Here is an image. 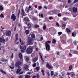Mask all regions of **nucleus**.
I'll return each instance as SVG.
<instances>
[{
	"label": "nucleus",
	"instance_id": "51",
	"mask_svg": "<svg viewBox=\"0 0 78 78\" xmlns=\"http://www.w3.org/2000/svg\"><path fill=\"white\" fill-rule=\"evenodd\" d=\"M68 7H69V5H66L65 8H68Z\"/></svg>",
	"mask_w": 78,
	"mask_h": 78
},
{
	"label": "nucleus",
	"instance_id": "30",
	"mask_svg": "<svg viewBox=\"0 0 78 78\" xmlns=\"http://www.w3.org/2000/svg\"><path fill=\"white\" fill-rule=\"evenodd\" d=\"M9 67L10 69H13L14 68V65H13L12 66H9Z\"/></svg>",
	"mask_w": 78,
	"mask_h": 78
},
{
	"label": "nucleus",
	"instance_id": "50",
	"mask_svg": "<svg viewBox=\"0 0 78 78\" xmlns=\"http://www.w3.org/2000/svg\"><path fill=\"white\" fill-rule=\"evenodd\" d=\"M22 77V76H18V78H21Z\"/></svg>",
	"mask_w": 78,
	"mask_h": 78
},
{
	"label": "nucleus",
	"instance_id": "62",
	"mask_svg": "<svg viewBox=\"0 0 78 78\" xmlns=\"http://www.w3.org/2000/svg\"><path fill=\"white\" fill-rule=\"evenodd\" d=\"M57 55H59V53L58 52H57Z\"/></svg>",
	"mask_w": 78,
	"mask_h": 78
},
{
	"label": "nucleus",
	"instance_id": "3",
	"mask_svg": "<svg viewBox=\"0 0 78 78\" xmlns=\"http://www.w3.org/2000/svg\"><path fill=\"white\" fill-rule=\"evenodd\" d=\"M72 9L73 11V12H77L78 11V8L76 7H73L72 8Z\"/></svg>",
	"mask_w": 78,
	"mask_h": 78
},
{
	"label": "nucleus",
	"instance_id": "47",
	"mask_svg": "<svg viewBox=\"0 0 78 78\" xmlns=\"http://www.w3.org/2000/svg\"><path fill=\"white\" fill-rule=\"evenodd\" d=\"M58 16L59 17L61 16V14L60 13H58Z\"/></svg>",
	"mask_w": 78,
	"mask_h": 78
},
{
	"label": "nucleus",
	"instance_id": "20",
	"mask_svg": "<svg viewBox=\"0 0 78 78\" xmlns=\"http://www.w3.org/2000/svg\"><path fill=\"white\" fill-rule=\"evenodd\" d=\"M28 28H30L31 27V24H30V23H28Z\"/></svg>",
	"mask_w": 78,
	"mask_h": 78
},
{
	"label": "nucleus",
	"instance_id": "36",
	"mask_svg": "<svg viewBox=\"0 0 78 78\" xmlns=\"http://www.w3.org/2000/svg\"><path fill=\"white\" fill-rule=\"evenodd\" d=\"M54 73H53V71H51V76H53V75Z\"/></svg>",
	"mask_w": 78,
	"mask_h": 78
},
{
	"label": "nucleus",
	"instance_id": "46",
	"mask_svg": "<svg viewBox=\"0 0 78 78\" xmlns=\"http://www.w3.org/2000/svg\"><path fill=\"white\" fill-rule=\"evenodd\" d=\"M62 43H63V44H65L66 43V41L64 40H62Z\"/></svg>",
	"mask_w": 78,
	"mask_h": 78
},
{
	"label": "nucleus",
	"instance_id": "45",
	"mask_svg": "<svg viewBox=\"0 0 78 78\" xmlns=\"http://www.w3.org/2000/svg\"><path fill=\"white\" fill-rule=\"evenodd\" d=\"M72 3V1L70 0H68V3Z\"/></svg>",
	"mask_w": 78,
	"mask_h": 78
},
{
	"label": "nucleus",
	"instance_id": "17",
	"mask_svg": "<svg viewBox=\"0 0 78 78\" xmlns=\"http://www.w3.org/2000/svg\"><path fill=\"white\" fill-rule=\"evenodd\" d=\"M19 63L18 62H17L16 64V67H18V68H20V66H19Z\"/></svg>",
	"mask_w": 78,
	"mask_h": 78
},
{
	"label": "nucleus",
	"instance_id": "22",
	"mask_svg": "<svg viewBox=\"0 0 78 78\" xmlns=\"http://www.w3.org/2000/svg\"><path fill=\"white\" fill-rule=\"evenodd\" d=\"M25 78H30V76L28 75H25Z\"/></svg>",
	"mask_w": 78,
	"mask_h": 78
},
{
	"label": "nucleus",
	"instance_id": "48",
	"mask_svg": "<svg viewBox=\"0 0 78 78\" xmlns=\"http://www.w3.org/2000/svg\"><path fill=\"white\" fill-rule=\"evenodd\" d=\"M35 27L36 28H38V27H39V26L38 25H36Z\"/></svg>",
	"mask_w": 78,
	"mask_h": 78
},
{
	"label": "nucleus",
	"instance_id": "16",
	"mask_svg": "<svg viewBox=\"0 0 78 78\" xmlns=\"http://www.w3.org/2000/svg\"><path fill=\"white\" fill-rule=\"evenodd\" d=\"M19 56L20 58V59H22L23 57L22 54V53H20L19 55Z\"/></svg>",
	"mask_w": 78,
	"mask_h": 78
},
{
	"label": "nucleus",
	"instance_id": "6",
	"mask_svg": "<svg viewBox=\"0 0 78 78\" xmlns=\"http://www.w3.org/2000/svg\"><path fill=\"white\" fill-rule=\"evenodd\" d=\"M46 67L48 68V69H53V66H51V65H49L48 63L47 64Z\"/></svg>",
	"mask_w": 78,
	"mask_h": 78
},
{
	"label": "nucleus",
	"instance_id": "10",
	"mask_svg": "<svg viewBox=\"0 0 78 78\" xmlns=\"http://www.w3.org/2000/svg\"><path fill=\"white\" fill-rule=\"evenodd\" d=\"M10 34H11V31H9L6 33V36H10Z\"/></svg>",
	"mask_w": 78,
	"mask_h": 78
},
{
	"label": "nucleus",
	"instance_id": "49",
	"mask_svg": "<svg viewBox=\"0 0 78 78\" xmlns=\"http://www.w3.org/2000/svg\"><path fill=\"white\" fill-rule=\"evenodd\" d=\"M39 74H37V78H39Z\"/></svg>",
	"mask_w": 78,
	"mask_h": 78
},
{
	"label": "nucleus",
	"instance_id": "11",
	"mask_svg": "<svg viewBox=\"0 0 78 78\" xmlns=\"http://www.w3.org/2000/svg\"><path fill=\"white\" fill-rule=\"evenodd\" d=\"M28 68V65H24V70H27V69Z\"/></svg>",
	"mask_w": 78,
	"mask_h": 78
},
{
	"label": "nucleus",
	"instance_id": "42",
	"mask_svg": "<svg viewBox=\"0 0 78 78\" xmlns=\"http://www.w3.org/2000/svg\"><path fill=\"white\" fill-rule=\"evenodd\" d=\"M36 69L37 70H39V67H37L36 68Z\"/></svg>",
	"mask_w": 78,
	"mask_h": 78
},
{
	"label": "nucleus",
	"instance_id": "53",
	"mask_svg": "<svg viewBox=\"0 0 78 78\" xmlns=\"http://www.w3.org/2000/svg\"><path fill=\"white\" fill-rule=\"evenodd\" d=\"M33 20H34L36 21V20L37 19L36 18L34 17L33 18Z\"/></svg>",
	"mask_w": 78,
	"mask_h": 78
},
{
	"label": "nucleus",
	"instance_id": "9",
	"mask_svg": "<svg viewBox=\"0 0 78 78\" xmlns=\"http://www.w3.org/2000/svg\"><path fill=\"white\" fill-rule=\"evenodd\" d=\"M26 49V46H23L22 47V48L21 50L22 52H24V51Z\"/></svg>",
	"mask_w": 78,
	"mask_h": 78
},
{
	"label": "nucleus",
	"instance_id": "23",
	"mask_svg": "<svg viewBox=\"0 0 78 78\" xmlns=\"http://www.w3.org/2000/svg\"><path fill=\"white\" fill-rule=\"evenodd\" d=\"M25 33L26 34H29V31L28 30H27L25 31Z\"/></svg>",
	"mask_w": 78,
	"mask_h": 78
},
{
	"label": "nucleus",
	"instance_id": "52",
	"mask_svg": "<svg viewBox=\"0 0 78 78\" xmlns=\"http://www.w3.org/2000/svg\"><path fill=\"white\" fill-rule=\"evenodd\" d=\"M49 19H50V20H51V19H53V17H50Z\"/></svg>",
	"mask_w": 78,
	"mask_h": 78
},
{
	"label": "nucleus",
	"instance_id": "25",
	"mask_svg": "<svg viewBox=\"0 0 78 78\" xmlns=\"http://www.w3.org/2000/svg\"><path fill=\"white\" fill-rule=\"evenodd\" d=\"M3 9V6L2 5L0 6V10L2 11Z\"/></svg>",
	"mask_w": 78,
	"mask_h": 78
},
{
	"label": "nucleus",
	"instance_id": "8",
	"mask_svg": "<svg viewBox=\"0 0 78 78\" xmlns=\"http://www.w3.org/2000/svg\"><path fill=\"white\" fill-rule=\"evenodd\" d=\"M5 39L3 38H0V42H5Z\"/></svg>",
	"mask_w": 78,
	"mask_h": 78
},
{
	"label": "nucleus",
	"instance_id": "43",
	"mask_svg": "<svg viewBox=\"0 0 78 78\" xmlns=\"http://www.w3.org/2000/svg\"><path fill=\"white\" fill-rule=\"evenodd\" d=\"M14 58V54H12V56L11 57V58Z\"/></svg>",
	"mask_w": 78,
	"mask_h": 78
},
{
	"label": "nucleus",
	"instance_id": "14",
	"mask_svg": "<svg viewBox=\"0 0 78 78\" xmlns=\"http://www.w3.org/2000/svg\"><path fill=\"white\" fill-rule=\"evenodd\" d=\"M24 20H25V21H30V20H29V19H28V17H25L24 18Z\"/></svg>",
	"mask_w": 78,
	"mask_h": 78
},
{
	"label": "nucleus",
	"instance_id": "19",
	"mask_svg": "<svg viewBox=\"0 0 78 78\" xmlns=\"http://www.w3.org/2000/svg\"><path fill=\"white\" fill-rule=\"evenodd\" d=\"M43 29L44 30L46 29V25H45V24H44L43 26Z\"/></svg>",
	"mask_w": 78,
	"mask_h": 78
},
{
	"label": "nucleus",
	"instance_id": "35",
	"mask_svg": "<svg viewBox=\"0 0 78 78\" xmlns=\"http://www.w3.org/2000/svg\"><path fill=\"white\" fill-rule=\"evenodd\" d=\"M29 58L28 57H27V58H26V61L27 62H28V61H29Z\"/></svg>",
	"mask_w": 78,
	"mask_h": 78
},
{
	"label": "nucleus",
	"instance_id": "7",
	"mask_svg": "<svg viewBox=\"0 0 78 78\" xmlns=\"http://www.w3.org/2000/svg\"><path fill=\"white\" fill-rule=\"evenodd\" d=\"M28 43L30 45H32L33 44V41L31 39H29Z\"/></svg>",
	"mask_w": 78,
	"mask_h": 78
},
{
	"label": "nucleus",
	"instance_id": "29",
	"mask_svg": "<svg viewBox=\"0 0 78 78\" xmlns=\"http://www.w3.org/2000/svg\"><path fill=\"white\" fill-rule=\"evenodd\" d=\"M72 66H69V70H72Z\"/></svg>",
	"mask_w": 78,
	"mask_h": 78
},
{
	"label": "nucleus",
	"instance_id": "2",
	"mask_svg": "<svg viewBox=\"0 0 78 78\" xmlns=\"http://www.w3.org/2000/svg\"><path fill=\"white\" fill-rule=\"evenodd\" d=\"M50 43H51V41H48L46 43L45 45L46 49V50L47 51H49V50H50V46L49 45V44H50Z\"/></svg>",
	"mask_w": 78,
	"mask_h": 78
},
{
	"label": "nucleus",
	"instance_id": "57",
	"mask_svg": "<svg viewBox=\"0 0 78 78\" xmlns=\"http://www.w3.org/2000/svg\"><path fill=\"white\" fill-rule=\"evenodd\" d=\"M35 8H37V5H35Z\"/></svg>",
	"mask_w": 78,
	"mask_h": 78
},
{
	"label": "nucleus",
	"instance_id": "28",
	"mask_svg": "<svg viewBox=\"0 0 78 78\" xmlns=\"http://www.w3.org/2000/svg\"><path fill=\"white\" fill-rule=\"evenodd\" d=\"M0 17L2 18H3V17H4V15H3V14H1L0 15Z\"/></svg>",
	"mask_w": 78,
	"mask_h": 78
},
{
	"label": "nucleus",
	"instance_id": "54",
	"mask_svg": "<svg viewBox=\"0 0 78 78\" xmlns=\"http://www.w3.org/2000/svg\"><path fill=\"white\" fill-rule=\"evenodd\" d=\"M44 8H45V9H47V6H45L44 7Z\"/></svg>",
	"mask_w": 78,
	"mask_h": 78
},
{
	"label": "nucleus",
	"instance_id": "60",
	"mask_svg": "<svg viewBox=\"0 0 78 78\" xmlns=\"http://www.w3.org/2000/svg\"><path fill=\"white\" fill-rule=\"evenodd\" d=\"M16 37H18V34H17L16 35Z\"/></svg>",
	"mask_w": 78,
	"mask_h": 78
},
{
	"label": "nucleus",
	"instance_id": "15",
	"mask_svg": "<svg viewBox=\"0 0 78 78\" xmlns=\"http://www.w3.org/2000/svg\"><path fill=\"white\" fill-rule=\"evenodd\" d=\"M76 33L75 32H74L72 33V36L74 37L76 36Z\"/></svg>",
	"mask_w": 78,
	"mask_h": 78
},
{
	"label": "nucleus",
	"instance_id": "59",
	"mask_svg": "<svg viewBox=\"0 0 78 78\" xmlns=\"http://www.w3.org/2000/svg\"><path fill=\"white\" fill-rule=\"evenodd\" d=\"M36 76H33V78H36Z\"/></svg>",
	"mask_w": 78,
	"mask_h": 78
},
{
	"label": "nucleus",
	"instance_id": "41",
	"mask_svg": "<svg viewBox=\"0 0 78 78\" xmlns=\"http://www.w3.org/2000/svg\"><path fill=\"white\" fill-rule=\"evenodd\" d=\"M38 8L39 9H42V6H40Z\"/></svg>",
	"mask_w": 78,
	"mask_h": 78
},
{
	"label": "nucleus",
	"instance_id": "21",
	"mask_svg": "<svg viewBox=\"0 0 78 78\" xmlns=\"http://www.w3.org/2000/svg\"><path fill=\"white\" fill-rule=\"evenodd\" d=\"M1 72H2V73H4L5 74H6V73L2 69H1Z\"/></svg>",
	"mask_w": 78,
	"mask_h": 78
},
{
	"label": "nucleus",
	"instance_id": "12",
	"mask_svg": "<svg viewBox=\"0 0 78 78\" xmlns=\"http://www.w3.org/2000/svg\"><path fill=\"white\" fill-rule=\"evenodd\" d=\"M37 59L38 58L37 57H35V58H34V59L33 60L34 63V62H36V61H37Z\"/></svg>",
	"mask_w": 78,
	"mask_h": 78
},
{
	"label": "nucleus",
	"instance_id": "4",
	"mask_svg": "<svg viewBox=\"0 0 78 78\" xmlns=\"http://www.w3.org/2000/svg\"><path fill=\"white\" fill-rule=\"evenodd\" d=\"M11 19H13V21L16 20V17L15 16L14 14H13L12 15L11 17Z\"/></svg>",
	"mask_w": 78,
	"mask_h": 78
},
{
	"label": "nucleus",
	"instance_id": "27",
	"mask_svg": "<svg viewBox=\"0 0 78 78\" xmlns=\"http://www.w3.org/2000/svg\"><path fill=\"white\" fill-rule=\"evenodd\" d=\"M52 42L53 44H55L56 43V40L55 39H53Z\"/></svg>",
	"mask_w": 78,
	"mask_h": 78
},
{
	"label": "nucleus",
	"instance_id": "64",
	"mask_svg": "<svg viewBox=\"0 0 78 78\" xmlns=\"http://www.w3.org/2000/svg\"><path fill=\"white\" fill-rule=\"evenodd\" d=\"M36 51H38V48H36Z\"/></svg>",
	"mask_w": 78,
	"mask_h": 78
},
{
	"label": "nucleus",
	"instance_id": "56",
	"mask_svg": "<svg viewBox=\"0 0 78 78\" xmlns=\"http://www.w3.org/2000/svg\"><path fill=\"white\" fill-rule=\"evenodd\" d=\"M69 56H72V54L71 53H70L69 54Z\"/></svg>",
	"mask_w": 78,
	"mask_h": 78
},
{
	"label": "nucleus",
	"instance_id": "55",
	"mask_svg": "<svg viewBox=\"0 0 78 78\" xmlns=\"http://www.w3.org/2000/svg\"><path fill=\"white\" fill-rule=\"evenodd\" d=\"M24 44V43H23V42L21 43L22 45H23Z\"/></svg>",
	"mask_w": 78,
	"mask_h": 78
},
{
	"label": "nucleus",
	"instance_id": "58",
	"mask_svg": "<svg viewBox=\"0 0 78 78\" xmlns=\"http://www.w3.org/2000/svg\"><path fill=\"white\" fill-rule=\"evenodd\" d=\"M47 74H48V76H50V74L49 73V72H47Z\"/></svg>",
	"mask_w": 78,
	"mask_h": 78
},
{
	"label": "nucleus",
	"instance_id": "61",
	"mask_svg": "<svg viewBox=\"0 0 78 78\" xmlns=\"http://www.w3.org/2000/svg\"><path fill=\"white\" fill-rule=\"evenodd\" d=\"M41 41H42V40H43V37H41Z\"/></svg>",
	"mask_w": 78,
	"mask_h": 78
},
{
	"label": "nucleus",
	"instance_id": "1",
	"mask_svg": "<svg viewBox=\"0 0 78 78\" xmlns=\"http://www.w3.org/2000/svg\"><path fill=\"white\" fill-rule=\"evenodd\" d=\"M33 47L31 46H30L29 47L27 50V53L28 54H31V53H32L33 52Z\"/></svg>",
	"mask_w": 78,
	"mask_h": 78
},
{
	"label": "nucleus",
	"instance_id": "38",
	"mask_svg": "<svg viewBox=\"0 0 78 78\" xmlns=\"http://www.w3.org/2000/svg\"><path fill=\"white\" fill-rule=\"evenodd\" d=\"M78 0H75L74 1V3H76V2H78Z\"/></svg>",
	"mask_w": 78,
	"mask_h": 78
},
{
	"label": "nucleus",
	"instance_id": "33",
	"mask_svg": "<svg viewBox=\"0 0 78 78\" xmlns=\"http://www.w3.org/2000/svg\"><path fill=\"white\" fill-rule=\"evenodd\" d=\"M42 73H43L42 75H44L45 74L44 73V70H41Z\"/></svg>",
	"mask_w": 78,
	"mask_h": 78
},
{
	"label": "nucleus",
	"instance_id": "63",
	"mask_svg": "<svg viewBox=\"0 0 78 78\" xmlns=\"http://www.w3.org/2000/svg\"><path fill=\"white\" fill-rule=\"evenodd\" d=\"M16 41H17V40H18V39H19V38H18V37H16Z\"/></svg>",
	"mask_w": 78,
	"mask_h": 78
},
{
	"label": "nucleus",
	"instance_id": "34",
	"mask_svg": "<svg viewBox=\"0 0 78 78\" xmlns=\"http://www.w3.org/2000/svg\"><path fill=\"white\" fill-rule=\"evenodd\" d=\"M63 19L65 22L67 20V18H64Z\"/></svg>",
	"mask_w": 78,
	"mask_h": 78
},
{
	"label": "nucleus",
	"instance_id": "40",
	"mask_svg": "<svg viewBox=\"0 0 78 78\" xmlns=\"http://www.w3.org/2000/svg\"><path fill=\"white\" fill-rule=\"evenodd\" d=\"M36 63H34L33 65V67H36Z\"/></svg>",
	"mask_w": 78,
	"mask_h": 78
},
{
	"label": "nucleus",
	"instance_id": "5",
	"mask_svg": "<svg viewBox=\"0 0 78 78\" xmlns=\"http://www.w3.org/2000/svg\"><path fill=\"white\" fill-rule=\"evenodd\" d=\"M31 5H29L28 9H27V11H26L28 13L30 12V10H31Z\"/></svg>",
	"mask_w": 78,
	"mask_h": 78
},
{
	"label": "nucleus",
	"instance_id": "44",
	"mask_svg": "<svg viewBox=\"0 0 78 78\" xmlns=\"http://www.w3.org/2000/svg\"><path fill=\"white\" fill-rule=\"evenodd\" d=\"M56 25L58 27H59V24L58 23H56Z\"/></svg>",
	"mask_w": 78,
	"mask_h": 78
},
{
	"label": "nucleus",
	"instance_id": "37",
	"mask_svg": "<svg viewBox=\"0 0 78 78\" xmlns=\"http://www.w3.org/2000/svg\"><path fill=\"white\" fill-rule=\"evenodd\" d=\"M66 25L65 24H62V27H64V28H65V27H66Z\"/></svg>",
	"mask_w": 78,
	"mask_h": 78
},
{
	"label": "nucleus",
	"instance_id": "32",
	"mask_svg": "<svg viewBox=\"0 0 78 78\" xmlns=\"http://www.w3.org/2000/svg\"><path fill=\"white\" fill-rule=\"evenodd\" d=\"M40 16H41V17H43V14H41H41H39V16L40 17Z\"/></svg>",
	"mask_w": 78,
	"mask_h": 78
},
{
	"label": "nucleus",
	"instance_id": "24",
	"mask_svg": "<svg viewBox=\"0 0 78 78\" xmlns=\"http://www.w3.org/2000/svg\"><path fill=\"white\" fill-rule=\"evenodd\" d=\"M20 72V69H18L16 71V73H19Z\"/></svg>",
	"mask_w": 78,
	"mask_h": 78
},
{
	"label": "nucleus",
	"instance_id": "31",
	"mask_svg": "<svg viewBox=\"0 0 78 78\" xmlns=\"http://www.w3.org/2000/svg\"><path fill=\"white\" fill-rule=\"evenodd\" d=\"M66 30L68 33H70V30L68 28H66Z\"/></svg>",
	"mask_w": 78,
	"mask_h": 78
},
{
	"label": "nucleus",
	"instance_id": "26",
	"mask_svg": "<svg viewBox=\"0 0 78 78\" xmlns=\"http://www.w3.org/2000/svg\"><path fill=\"white\" fill-rule=\"evenodd\" d=\"M32 38H34L35 37V35H34V34H32V35H31Z\"/></svg>",
	"mask_w": 78,
	"mask_h": 78
},
{
	"label": "nucleus",
	"instance_id": "39",
	"mask_svg": "<svg viewBox=\"0 0 78 78\" xmlns=\"http://www.w3.org/2000/svg\"><path fill=\"white\" fill-rule=\"evenodd\" d=\"M58 34L59 35H61V34H62V32H58Z\"/></svg>",
	"mask_w": 78,
	"mask_h": 78
},
{
	"label": "nucleus",
	"instance_id": "18",
	"mask_svg": "<svg viewBox=\"0 0 78 78\" xmlns=\"http://www.w3.org/2000/svg\"><path fill=\"white\" fill-rule=\"evenodd\" d=\"M21 14L22 16H24V10L23 9L22 10V11L21 12Z\"/></svg>",
	"mask_w": 78,
	"mask_h": 78
},
{
	"label": "nucleus",
	"instance_id": "13",
	"mask_svg": "<svg viewBox=\"0 0 78 78\" xmlns=\"http://www.w3.org/2000/svg\"><path fill=\"white\" fill-rule=\"evenodd\" d=\"M39 55H40V57L42 61L43 62H44V60H43V58H42V55H41V53H39Z\"/></svg>",
	"mask_w": 78,
	"mask_h": 78
}]
</instances>
